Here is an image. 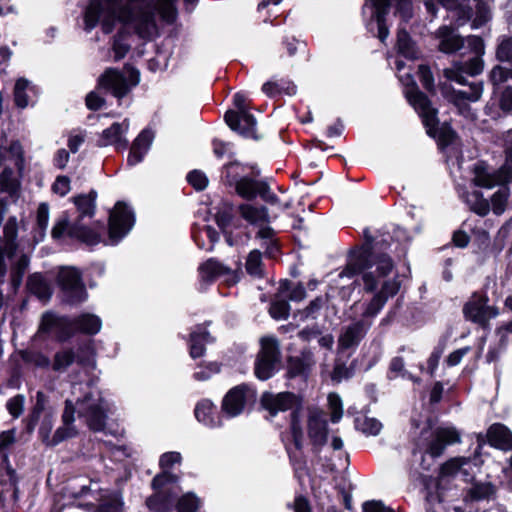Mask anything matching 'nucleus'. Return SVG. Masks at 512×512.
<instances>
[{
    "mask_svg": "<svg viewBox=\"0 0 512 512\" xmlns=\"http://www.w3.org/2000/svg\"><path fill=\"white\" fill-rule=\"evenodd\" d=\"M290 305L286 300H276L271 304L270 315L274 319H286L289 315Z\"/></svg>",
    "mask_w": 512,
    "mask_h": 512,
    "instance_id": "nucleus-53",
    "label": "nucleus"
},
{
    "mask_svg": "<svg viewBox=\"0 0 512 512\" xmlns=\"http://www.w3.org/2000/svg\"><path fill=\"white\" fill-rule=\"evenodd\" d=\"M246 271L253 277L263 276L262 254L259 250H252L246 260Z\"/></svg>",
    "mask_w": 512,
    "mask_h": 512,
    "instance_id": "nucleus-46",
    "label": "nucleus"
},
{
    "mask_svg": "<svg viewBox=\"0 0 512 512\" xmlns=\"http://www.w3.org/2000/svg\"><path fill=\"white\" fill-rule=\"evenodd\" d=\"M315 361L310 351H304L300 357H292L288 361V373L290 376L295 377L305 374L313 365Z\"/></svg>",
    "mask_w": 512,
    "mask_h": 512,
    "instance_id": "nucleus-36",
    "label": "nucleus"
},
{
    "mask_svg": "<svg viewBox=\"0 0 512 512\" xmlns=\"http://www.w3.org/2000/svg\"><path fill=\"white\" fill-rule=\"evenodd\" d=\"M494 492L495 489L491 483H475L469 488L466 497L470 500L479 501L489 499L494 494Z\"/></svg>",
    "mask_w": 512,
    "mask_h": 512,
    "instance_id": "nucleus-45",
    "label": "nucleus"
},
{
    "mask_svg": "<svg viewBox=\"0 0 512 512\" xmlns=\"http://www.w3.org/2000/svg\"><path fill=\"white\" fill-rule=\"evenodd\" d=\"M187 180L197 190L205 189L208 184V179L206 175L199 170L191 171L187 175Z\"/></svg>",
    "mask_w": 512,
    "mask_h": 512,
    "instance_id": "nucleus-58",
    "label": "nucleus"
},
{
    "mask_svg": "<svg viewBox=\"0 0 512 512\" xmlns=\"http://www.w3.org/2000/svg\"><path fill=\"white\" fill-rule=\"evenodd\" d=\"M147 507L154 512H197L201 501L194 493H186L178 497V491L169 487L156 491L146 500Z\"/></svg>",
    "mask_w": 512,
    "mask_h": 512,
    "instance_id": "nucleus-9",
    "label": "nucleus"
},
{
    "mask_svg": "<svg viewBox=\"0 0 512 512\" xmlns=\"http://www.w3.org/2000/svg\"><path fill=\"white\" fill-rule=\"evenodd\" d=\"M28 289L42 300H47L51 296V289L40 274H33L28 278Z\"/></svg>",
    "mask_w": 512,
    "mask_h": 512,
    "instance_id": "nucleus-38",
    "label": "nucleus"
},
{
    "mask_svg": "<svg viewBox=\"0 0 512 512\" xmlns=\"http://www.w3.org/2000/svg\"><path fill=\"white\" fill-rule=\"evenodd\" d=\"M262 91L270 97H274L281 93L291 96L296 93V86L288 80L281 79L278 81H268L264 83Z\"/></svg>",
    "mask_w": 512,
    "mask_h": 512,
    "instance_id": "nucleus-37",
    "label": "nucleus"
},
{
    "mask_svg": "<svg viewBox=\"0 0 512 512\" xmlns=\"http://www.w3.org/2000/svg\"><path fill=\"white\" fill-rule=\"evenodd\" d=\"M58 283L67 302L79 303L86 300L87 292L78 269L74 267L61 268L58 273Z\"/></svg>",
    "mask_w": 512,
    "mask_h": 512,
    "instance_id": "nucleus-15",
    "label": "nucleus"
},
{
    "mask_svg": "<svg viewBox=\"0 0 512 512\" xmlns=\"http://www.w3.org/2000/svg\"><path fill=\"white\" fill-rule=\"evenodd\" d=\"M82 363V359L78 357L70 348H64L57 351L52 361V369L57 373H63L74 363Z\"/></svg>",
    "mask_w": 512,
    "mask_h": 512,
    "instance_id": "nucleus-35",
    "label": "nucleus"
},
{
    "mask_svg": "<svg viewBox=\"0 0 512 512\" xmlns=\"http://www.w3.org/2000/svg\"><path fill=\"white\" fill-rule=\"evenodd\" d=\"M140 81V73L134 68H125L124 73L109 68L99 79V86L110 90L117 98L125 96L131 86H136Z\"/></svg>",
    "mask_w": 512,
    "mask_h": 512,
    "instance_id": "nucleus-12",
    "label": "nucleus"
},
{
    "mask_svg": "<svg viewBox=\"0 0 512 512\" xmlns=\"http://www.w3.org/2000/svg\"><path fill=\"white\" fill-rule=\"evenodd\" d=\"M125 33L119 32L113 38L112 51L115 61L122 59L130 49V44L125 41Z\"/></svg>",
    "mask_w": 512,
    "mask_h": 512,
    "instance_id": "nucleus-51",
    "label": "nucleus"
},
{
    "mask_svg": "<svg viewBox=\"0 0 512 512\" xmlns=\"http://www.w3.org/2000/svg\"><path fill=\"white\" fill-rule=\"evenodd\" d=\"M370 323L365 320L355 321L342 328L338 338V345L341 350L355 349L365 337Z\"/></svg>",
    "mask_w": 512,
    "mask_h": 512,
    "instance_id": "nucleus-24",
    "label": "nucleus"
},
{
    "mask_svg": "<svg viewBox=\"0 0 512 512\" xmlns=\"http://www.w3.org/2000/svg\"><path fill=\"white\" fill-rule=\"evenodd\" d=\"M195 417L198 422L203 425L215 428L222 425V422L219 417H215V407L213 403L207 399L200 401L194 410Z\"/></svg>",
    "mask_w": 512,
    "mask_h": 512,
    "instance_id": "nucleus-31",
    "label": "nucleus"
},
{
    "mask_svg": "<svg viewBox=\"0 0 512 512\" xmlns=\"http://www.w3.org/2000/svg\"><path fill=\"white\" fill-rule=\"evenodd\" d=\"M69 318H58L53 313L47 312L42 316L39 332L55 333L62 340L70 337Z\"/></svg>",
    "mask_w": 512,
    "mask_h": 512,
    "instance_id": "nucleus-27",
    "label": "nucleus"
},
{
    "mask_svg": "<svg viewBox=\"0 0 512 512\" xmlns=\"http://www.w3.org/2000/svg\"><path fill=\"white\" fill-rule=\"evenodd\" d=\"M356 428L368 436H376L382 429V424L375 418L366 416L358 417L355 421Z\"/></svg>",
    "mask_w": 512,
    "mask_h": 512,
    "instance_id": "nucleus-43",
    "label": "nucleus"
},
{
    "mask_svg": "<svg viewBox=\"0 0 512 512\" xmlns=\"http://www.w3.org/2000/svg\"><path fill=\"white\" fill-rule=\"evenodd\" d=\"M72 398L65 400L62 413V425L54 432L49 446L75 437L77 429L74 426L75 413L84 418L90 429L102 431L106 425L107 406L101 393L89 383H73L71 387Z\"/></svg>",
    "mask_w": 512,
    "mask_h": 512,
    "instance_id": "nucleus-3",
    "label": "nucleus"
},
{
    "mask_svg": "<svg viewBox=\"0 0 512 512\" xmlns=\"http://www.w3.org/2000/svg\"><path fill=\"white\" fill-rule=\"evenodd\" d=\"M399 80L405 86L404 94L407 100L422 118L427 133L432 137H436L438 132L437 111L431 106L426 95L418 90L409 72L399 75Z\"/></svg>",
    "mask_w": 512,
    "mask_h": 512,
    "instance_id": "nucleus-10",
    "label": "nucleus"
},
{
    "mask_svg": "<svg viewBox=\"0 0 512 512\" xmlns=\"http://www.w3.org/2000/svg\"><path fill=\"white\" fill-rule=\"evenodd\" d=\"M34 93V87L25 79H19L15 84L14 97L16 105L25 108L30 102V94Z\"/></svg>",
    "mask_w": 512,
    "mask_h": 512,
    "instance_id": "nucleus-40",
    "label": "nucleus"
},
{
    "mask_svg": "<svg viewBox=\"0 0 512 512\" xmlns=\"http://www.w3.org/2000/svg\"><path fill=\"white\" fill-rule=\"evenodd\" d=\"M25 397L18 394L7 401L6 408L13 418H19L24 411Z\"/></svg>",
    "mask_w": 512,
    "mask_h": 512,
    "instance_id": "nucleus-52",
    "label": "nucleus"
},
{
    "mask_svg": "<svg viewBox=\"0 0 512 512\" xmlns=\"http://www.w3.org/2000/svg\"><path fill=\"white\" fill-rule=\"evenodd\" d=\"M329 407L331 409V421L338 422L343 414L342 401L337 394H329L328 396Z\"/></svg>",
    "mask_w": 512,
    "mask_h": 512,
    "instance_id": "nucleus-56",
    "label": "nucleus"
},
{
    "mask_svg": "<svg viewBox=\"0 0 512 512\" xmlns=\"http://www.w3.org/2000/svg\"><path fill=\"white\" fill-rule=\"evenodd\" d=\"M130 127L128 119L122 122H115L107 129L103 130L97 141L98 146H114L117 150H124L128 146L126 133Z\"/></svg>",
    "mask_w": 512,
    "mask_h": 512,
    "instance_id": "nucleus-21",
    "label": "nucleus"
},
{
    "mask_svg": "<svg viewBox=\"0 0 512 512\" xmlns=\"http://www.w3.org/2000/svg\"><path fill=\"white\" fill-rule=\"evenodd\" d=\"M19 187V181L12 167H4L0 174V188L2 191L13 195Z\"/></svg>",
    "mask_w": 512,
    "mask_h": 512,
    "instance_id": "nucleus-44",
    "label": "nucleus"
},
{
    "mask_svg": "<svg viewBox=\"0 0 512 512\" xmlns=\"http://www.w3.org/2000/svg\"><path fill=\"white\" fill-rule=\"evenodd\" d=\"M497 57L500 61L512 60V37L502 40L497 49Z\"/></svg>",
    "mask_w": 512,
    "mask_h": 512,
    "instance_id": "nucleus-61",
    "label": "nucleus"
},
{
    "mask_svg": "<svg viewBox=\"0 0 512 512\" xmlns=\"http://www.w3.org/2000/svg\"><path fill=\"white\" fill-rule=\"evenodd\" d=\"M261 404L271 416H275L279 412H285L290 409L293 410L290 420V430L295 447L297 449H301L304 433L301 422L302 411L300 408V399L290 392H281L277 394L265 392L261 397Z\"/></svg>",
    "mask_w": 512,
    "mask_h": 512,
    "instance_id": "nucleus-7",
    "label": "nucleus"
},
{
    "mask_svg": "<svg viewBox=\"0 0 512 512\" xmlns=\"http://www.w3.org/2000/svg\"><path fill=\"white\" fill-rule=\"evenodd\" d=\"M364 235L367 244L363 255L356 263L349 264L340 276L352 277L356 273H363L365 290L372 292L379 288L363 312V317L368 318L380 312L387 300L398 293L401 284L391 258L386 254H377L375 247L370 246L371 237L368 230L364 231Z\"/></svg>",
    "mask_w": 512,
    "mask_h": 512,
    "instance_id": "nucleus-2",
    "label": "nucleus"
},
{
    "mask_svg": "<svg viewBox=\"0 0 512 512\" xmlns=\"http://www.w3.org/2000/svg\"><path fill=\"white\" fill-rule=\"evenodd\" d=\"M49 222V206L41 203L37 209L36 224L38 230V241L42 240L48 227Z\"/></svg>",
    "mask_w": 512,
    "mask_h": 512,
    "instance_id": "nucleus-50",
    "label": "nucleus"
},
{
    "mask_svg": "<svg viewBox=\"0 0 512 512\" xmlns=\"http://www.w3.org/2000/svg\"><path fill=\"white\" fill-rule=\"evenodd\" d=\"M95 491L96 490L92 489L91 487L82 485L80 491H72L71 494L74 497L88 496V497L93 498V500H95L96 502H99L97 504L99 512H121L122 511V502L120 501L118 496L115 495L109 500H104L102 498V496L98 497V494L94 495L93 492H95ZM86 505L89 507H96V503L93 502L92 500L88 501L86 503Z\"/></svg>",
    "mask_w": 512,
    "mask_h": 512,
    "instance_id": "nucleus-26",
    "label": "nucleus"
},
{
    "mask_svg": "<svg viewBox=\"0 0 512 512\" xmlns=\"http://www.w3.org/2000/svg\"><path fill=\"white\" fill-rule=\"evenodd\" d=\"M238 212L249 224L259 227L257 237L262 241L261 246L265 248L267 256L274 257L278 251V244L274 230L268 226L270 217L266 207L243 203L239 205Z\"/></svg>",
    "mask_w": 512,
    "mask_h": 512,
    "instance_id": "nucleus-8",
    "label": "nucleus"
},
{
    "mask_svg": "<svg viewBox=\"0 0 512 512\" xmlns=\"http://www.w3.org/2000/svg\"><path fill=\"white\" fill-rule=\"evenodd\" d=\"M505 142L506 158L499 169L490 170L483 162L476 163L473 167L472 183L475 186L486 189L499 187L491 197V208L496 215L505 211L510 196L508 185L512 182V130L507 132Z\"/></svg>",
    "mask_w": 512,
    "mask_h": 512,
    "instance_id": "nucleus-5",
    "label": "nucleus"
},
{
    "mask_svg": "<svg viewBox=\"0 0 512 512\" xmlns=\"http://www.w3.org/2000/svg\"><path fill=\"white\" fill-rule=\"evenodd\" d=\"M489 443L502 450L512 449V433L502 424H493L487 433Z\"/></svg>",
    "mask_w": 512,
    "mask_h": 512,
    "instance_id": "nucleus-32",
    "label": "nucleus"
},
{
    "mask_svg": "<svg viewBox=\"0 0 512 512\" xmlns=\"http://www.w3.org/2000/svg\"><path fill=\"white\" fill-rule=\"evenodd\" d=\"M324 305V300L321 297H317L310 304L300 312V318L302 320L315 319Z\"/></svg>",
    "mask_w": 512,
    "mask_h": 512,
    "instance_id": "nucleus-55",
    "label": "nucleus"
},
{
    "mask_svg": "<svg viewBox=\"0 0 512 512\" xmlns=\"http://www.w3.org/2000/svg\"><path fill=\"white\" fill-rule=\"evenodd\" d=\"M307 433L311 443L319 448L327 441V422L322 411L309 409L307 413Z\"/></svg>",
    "mask_w": 512,
    "mask_h": 512,
    "instance_id": "nucleus-23",
    "label": "nucleus"
},
{
    "mask_svg": "<svg viewBox=\"0 0 512 512\" xmlns=\"http://www.w3.org/2000/svg\"><path fill=\"white\" fill-rule=\"evenodd\" d=\"M405 363L403 358L401 357H395L391 360L389 365V374L388 377L390 379L396 378V377H404L411 379L415 382H419L418 378H414L410 373H408L405 369Z\"/></svg>",
    "mask_w": 512,
    "mask_h": 512,
    "instance_id": "nucleus-49",
    "label": "nucleus"
},
{
    "mask_svg": "<svg viewBox=\"0 0 512 512\" xmlns=\"http://www.w3.org/2000/svg\"><path fill=\"white\" fill-rule=\"evenodd\" d=\"M397 48L400 55L407 59H414L417 57V51L412 43L408 33L400 29L397 34Z\"/></svg>",
    "mask_w": 512,
    "mask_h": 512,
    "instance_id": "nucleus-42",
    "label": "nucleus"
},
{
    "mask_svg": "<svg viewBox=\"0 0 512 512\" xmlns=\"http://www.w3.org/2000/svg\"><path fill=\"white\" fill-rule=\"evenodd\" d=\"M487 295L473 293L463 307V314L466 320L471 321L483 329H489L490 320L499 315L496 306L488 304Z\"/></svg>",
    "mask_w": 512,
    "mask_h": 512,
    "instance_id": "nucleus-11",
    "label": "nucleus"
},
{
    "mask_svg": "<svg viewBox=\"0 0 512 512\" xmlns=\"http://www.w3.org/2000/svg\"><path fill=\"white\" fill-rule=\"evenodd\" d=\"M254 398V393L245 385L236 386L228 391L222 401V411L233 418L243 413L246 404Z\"/></svg>",
    "mask_w": 512,
    "mask_h": 512,
    "instance_id": "nucleus-18",
    "label": "nucleus"
},
{
    "mask_svg": "<svg viewBox=\"0 0 512 512\" xmlns=\"http://www.w3.org/2000/svg\"><path fill=\"white\" fill-rule=\"evenodd\" d=\"M436 38L439 40V50L444 53H454L467 47L473 54L468 62H457L452 68L446 69L444 74L447 79L465 84L463 73L475 76L483 71L484 65L481 55L484 53V45L480 37L468 36L463 39L456 33L455 29L444 25L437 30Z\"/></svg>",
    "mask_w": 512,
    "mask_h": 512,
    "instance_id": "nucleus-4",
    "label": "nucleus"
},
{
    "mask_svg": "<svg viewBox=\"0 0 512 512\" xmlns=\"http://www.w3.org/2000/svg\"><path fill=\"white\" fill-rule=\"evenodd\" d=\"M450 12L451 18L455 20L457 27L464 25L472 15V10L464 6H456Z\"/></svg>",
    "mask_w": 512,
    "mask_h": 512,
    "instance_id": "nucleus-57",
    "label": "nucleus"
},
{
    "mask_svg": "<svg viewBox=\"0 0 512 512\" xmlns=\"http://www.w3.org/2000/svg\"><path fill=\"white\" fill-rule=\"evenodd\" d=\"M102 326L101 319L93 314H82L78 318L71 320L70 336L74 332H83L86 334H96Z\"/></svg>",
    "mask_w": 512,
    "mask_h": 512,
    "instance_id": "nucleus-30",
    "label": "nucleus"
},
{
    "mask_svg": "<svg viewBox=\"0 0 512 512\" xmlns=\"http://www.w3.org/2000/svg\"><path fill=\"white\" fill-rule=\"evenodd\" d=\"M96 192L91 191L88 195H80L74 198L80 217H92L95 211Z\"/></svg>",
    "mask_w": 512,
    "mask_h": 512,
    "instance_id": "nucleus-41",
    "label": "nucleus"
},
{
    "mask_svg": "<svg viewBox=\"0 0 512 512\" xmlns=\"http://www.w3.org/2000/svg\"><path fill=\"white\" fill-rule=\"evenodd\" d=\"M279 344L274 337L261 339V350L255 363V375L260 380L269 379L275 372L276 364L279 361Z\"/></svg>",
    "mask_w": 512,
    "mask_h": 512,
    "instance_id": "nucleus-14",
    "label": "nucleus"
},
{
    "mask_svg": "<svg viewBox=\"0 0 512 512\" xmlns=\"http://www.w3.org/2000/svg\"><path fill=\"white\" fill-rule=\"evenodd\" d=\"M476 463L470 458L454 457L447 460L440 468L439 478L441 480L461 476L463 481H470L475 474Z\"/></svg>",
    "mask_w": 512,
    "mask_h": 512,
    "instance_id": "nucleus-19",
    "label": "nucleus"
},
{
    "mask_svg": "<svg viewBox=\"0 0 512 512\" xmlns=\"http://www.w3.org/2000/svg\"><path fill=\"white\" fill-rule=\"evenodd\" d=\"M234 186L236 193L244 199L252 200L260 196L267 203H278L277 196L271 192L270 187L264 181L244 176L236 180Z\"/></svg>",
    "mask_w": 512,
    "mask_h": 512,
    "instance_id": "nucleus-17",
    "label": "nucleus"
},
{
    "mask_svg": "<svg viewBox=\"0 0 512 512\" xmlns=\"http://www.w3.org/2000/svg\"><path fill=\"white\" fill-rule=\"evenodd\" d=\"M29 266V258L27 255H21L15 263L11 271V279L14 287H18L23 280V277Z\"/></svg>",
    "mask_w": 512,
    "mask_h": 512,
    "instance_id": "nucleus-48",
    "label": "nucleus"
},
{
    "mask_svg": "<svg viewBox=\"0 0 512 512\" xmlns=\"http://www.w3.org/2000/svg\"><path fill=\"white\" fill-rule=\"evenodd\" d=\"M24 359L26 362L40 368H46L51 364L50 359L39 352H27L24 356Z\"/></svg>",
    "mask_w": 512,
    "mask_h": 512,
    "instance_id": "nucleus-59",
    "label": "nucleus"
},
{
    "mask_svg": "<svg viewBox=\"0 0 512 512\" xmlns=\"http://www.w3.org/2000/svg\"><path fill=\"white\" fill-rule=\"evenodd\" d=\"M463 201L469 206V208L480 216H485L490 211L489 201L483 197L482 193L473 190L471 192L460 194Z\"/></svg>",
    "mask_w": 512,
    "mask_h": 512,
    "instance_id": "nucleus-34",
    "label": "nucleus"
},
{
    "mask_svg": "<svg viewBox=\"0 0 512 512\" xmlns=\"http://www.w3.org/2000/svg\"><path fill=\"white\" fill-rule=\"evenodd\" d=\"M70 189V179L67 176H58L52 185L53 192L60 196L68 194Z\"/></svg>",
    "mask_w": 512,
    "mask_h": 512,
    "instance_id": "nucleus-62",
    "label": "nucleus"
},
{
    "mask_svg": "<svg viewBox=\"0 0 512 512\" xmlns=\"http://www.w3.org/2000/svg\"><path fill=\"white\" fill-rule=\"evenodd\" d=\"M3 232L6 241L5 249L10 256L16 248L17 220L15 217H11L7 220Z\"/></svg>",
    "mask_w": 512,
    "mask_h": 512,
    "instance_id": "nucleus-47",
    "label": "nucleus"
},
{
    "mask_svg": "<svg viewBox=\"0 0 512 512\" xmlns=\"http://www.w3.org/2000/svg\"><path fill=\"white\" fill-rule=\"evenodd\" d=\"M461 435L453 426H440L433 429L429 424L425 425L416 443L414 457L419 461L423 471H429L434 465L435 459L440 457L447 446L459 443Z\"/></svg>",
    "mask_w": 512,
    "mask_h": 512,
    "instance_id": "nucleus-6",
    "label": "nucleus"
},
{
    "mask_svg": "<svg viewBox=\"0 0 512 512\" xmlns=\"http://www.w3.org/2000/svg\"><path fill=\"white\" fill-rule=\"evenodd\" d=\"M68 231V234L71 237H74L87 245H96L100 242V236L92 231L89 228H86L78 223H75L72 226H68V219L63 218L59 220L52 229V237L57 239L60 238L65 231Z\"/></svg>",
    "mask_w": 512,
    "mask_h": 512,
    "instance_id": "nucleus-20",
    "label": "nucleus"
},
{
    "mask_svg": "<svg viewBox=\"0 0 512 512\" xmlns=\"http://www.w3.org/2000/svg\"><path fill=\"white\" fill-rule=\"evenodd\" d=\"M224 118L233 131L247 138L256 137V119L248 111L236 113L230 110L226 112Z\"/></svg>",
    "mask_w": 512,
    "mask_h": 512,
    "instance_id": "nucleus-25",
    "label": "nucleus"
},
{
    "mask_svg": "<svg viewBox=\"0 0 512 512\" xmlns=\"http://www.w3.org/2000/svg\"><path fill=\"white\" fill-rule=\"evenodd\" d=\"M512 79V70L502 66H495L490 72V80L493 85H499Z\"/></svg>",
    "mask_w": 512,
    "mask_h": 512,
    "instance_id": "nucleus-54",
    "label": "nucleus"
},
{
    "mask_svg": "<svg viewBox=\"0 0 512 512\" xmlns=\"http://www.w3.org/2000/svg\"><path fill=\"white\" fill-rule=\"evenodd\" d=\"M154 139V134L151 130L145 129L143 130L137 138L134 140L130 153L127 158V163L130 166H134L140 163L146 153L149 151L151 144Z\"/></svg>",
    "mask_w": 512,
    "mask_h": 512,
    "instance_id": "nucleus-28",
    "label": "nucleus"
},
{
    "mask_svg": "<svg viewBox=\"0 0 512 512\" xmlns=\"http://www.w3.org/2000/svg\"><path fill=\"white\" fill-rule=\"evenodd\" d=\"M181 461L182 456L176 451L166 452L161 455L159 465L163 471L156 475L152 481V487L155 491L167 488L170 484L177 482V476L170 473L169 469L175 464H180Z\"/></svg>",
    "mask_w": 512,
    "mask_h": 512,
    "instance_id": "nucleus-22",
    "label": "nucleus"
},
{
    "mask_svg": "<svg viewBox=\"0 0 512 512\" xmlns=\"http://www.w3.org/2000/svg\"><path fill=\"white\" fill-rule=\"evenodd\" d=\"M23 164L22 147L19 142L0 145V166L21 169Z\"/></svg>",
    "mask_w": 512,
    "mask_h": 512,
    "instance_id": "nucleus-29",
    "label": "nucleus"
},
{
    "mask_svg": "<svg viewBox=\"0 0 512 512\" xmlns=\"http://www.w3.org/2000/svg\"><path fill=\"white\" fill-rule=\"evenodd\" d=\"M134 222L133 211L122 202L116 203L109 217V243L118 244L132 229Z\"/></svg>",
    "mask_w": 512,
    "mask_h": 512,
    "instance_id": "nucleus-13",
    "label": "nucleus"
},
{
    "mask_svg": "<svg viewBox=\"0 0 512 512\" xmlns=\"http://www.w3.org/2000/svg\"><path fill=\"white\" fill-rule=\"evenodd\" d=\"M213 339L210 337L206 328L203 326H197L190 334V355L192 358H198L203 356L205 352L204 344L212 342Z\"/></svg>",
    "mask_w": 512,
    "mask_h": 512,
    "instance_id": "nucleus-33",
    "label": "nucleus"
},
{
    "mask_svg": "<svg viewBox=\"0 0 512 512\" xmlns=\"http://www.w3.org/2000/svg\"><path fill=\"white\" fill-rule=\"evenodd\" d=\"M198 271L199 278L202 283L210 284L216 279L222 278L229 286L238 283L241 274L240 270H232L213 258L201 264Z\"/></svg>",
    "mask_w": 512,
    "mask_h": 512,
    "instance_id": "nucleus-16",
    "label": "nucleus"
},
{
    "mask_svg": "<svg viewBox=\"0 0 512 512\" xmlns=\"http://www.w3.org/2000/svg\"><path fill=\"white\" fill-rule=\"evenodd\" d=\"M363 512H393V510L381 501L371 500L363 504Z\"/></svg>",
    "mask_w": 512,
    "mask_h": 512,
    "instance_id": "nucleus-64",
    "label": "nucleus"
},
{
    "mask_svg": "<svg viewBox=\"0 0 512 512\" xmlns=\"http://www.w3.org/2000/svg\"><path fill=\"white\" fill-rule=\"evenodd\" d=\"M175 0H91L84 15L85 29L91 31L98 24L105 34L114 31L117 24L142 39H151L157 32L156 13L167 21L175 19Z\"/></svg>",
    "mask_w": 512,
    "mask_h": 512,
    "instance_id": "nucleus-1",
    "label": "nucleus"
},
{
    "mask_svg": "<svg viewBox=\"0 0 512 512\" xmlns=\"http://www.w3.org/2000/svg\"><path fill=\"white\" fill-rule=\"evenodd\" d=\"M444 348V344H439L437 347L434 348V350L432 351L431 355L427 360V371L431 376L434 374L438 367V363L442 356Z\"/></svg>",
    "mask_w": 512,
    "mask_h": 512,
    "instance_id": "nucleus-60",
    "label": "nucleus"
},
{
    "mask_svg": "<svg viewBox=\"0 0 512 512\" xmlns=\"http://www.w3.org/2000/svg\"><path fill=\"white\" fill-rule=\"evenodd\" d=\"M500 108L506 112H512V88L506 87L501 93L499 100Z\"/></svg>",
    "mask_w": 512,
    "mask_h": 512,
    "instance_id": "nucleus-63",
    "label": "nucleus"
},
{
    "mask_svg": "<svg viewBox=\"0 0 512 512\" xmlns=\"http://www.w3.org/2000/svg\"><path fill=\"white\" fill-rule=\"evenodd\" d=\"M483 93V84L481 82L471 83L468 90H458L454 92L453 101L460 105L464 100L471 102L478 101Z\"/></svg>",
    "mask_w": 512,
    "mask_h": 512,
    "instance_id": "nucleus-39",
    "label": "nucleus"
}]
</instances>
